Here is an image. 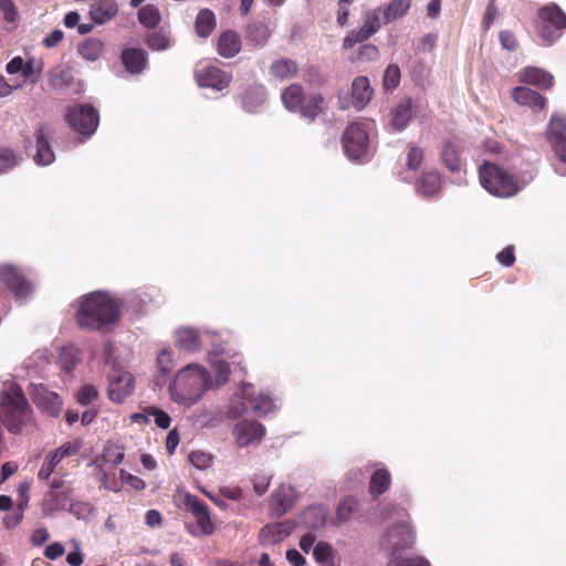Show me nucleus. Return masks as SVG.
Segmentation results:
<instances>
[{
  "label": "nucleus",
  "mask_w": 566,
  "mask_h": 566,
  "mask_svg": "<svg viewBox=\"0 0 566 566\" xmlns=\"http://www.w3.org/2000/svg\"><path fill=\"white\" fill-rule=\"evenodd\" d=\"M120 57L127 72L130 74H139L146 69L147 53L142 49H125Z\"/></svg>",
  "instance_id": "obj_26"
},
{
  "label": "nucleus",
  "mask_w": 566,
  "mask_h": 566,
  "mask_svg": "<svg viewBox=\"0 0 566 566\" xmlns=\"http://www.w3.org/2000/svg\"><path fill=\"white\" fill-rule=\"evenodd\" d=\"M98 398V390L93 385H84L76 394V402L83 407L90 406Z\"/></svg>",
  "instance_id": "obj_51"
},
{
  "label": "nucleus",
  "mask_w": 566,
  "mask_h": 566,
  "mask_svg": "<svg viewBox=\"0 0 566 566\" xmlns=\"http://www.w3.org/2000/svg\"><path fill=\"white\" fill-rule=\"evenodd\" d=\"M390 566H431V564L426 557L413 555L408 558L400 557L398 564H390Z\"/></svg>",
  "instance_id": "obj_60"
},
{
  "label": "nucleus",
  "mask_w": 566,
  "mask_h": 566,
  "mask_svg": "<svg viewBox=\"0 0 566 566\" xmlns=\"http://www.w3.org/2000/svg\"><path fill=\"white\" fill-rule=\"evenodd\" d=\"M360 512V501L355 496L344 497L336 507V524L347 523Z\"/></svg>",
  "instance_id": "obj_34"
},
{
  "label": "nucleus",
  "mask_w": 566,
  "mask_h": 566,
  "mask_svg": "<svg viewBox=\"0 0 566 566\" xmlns=\"http://www.w3.org/2000/svg\"><path fill=\"white\" fill-rule=\"evenodd\" d=\"M195 77L200 87L222 91L231 83L232 75L214 65H205L195 71Z\"/></svg>",
  "instance_id": "obj_14"
},
{
  "label": "nucleus",
  "mask_w": 566,
  "mask_h": 566,
  "mask_svg": "<svg viewBox=\"0 0 566 566\" xmlns=\"http://www.w3.org/2000/svg\"><path fill=\"white\" fill-rule=\"evenodd\" d=\"M21 157L11 148H0V174H6L20 165Z\"/></svg>",
  "instance_id": "obj_43"
},
{
  "label": "nucleus",
  "mask_w": 566,
  "mask_h": 566,
  "mask_svg": "<svg viewBox=\"0 0 566 566\" xmlns=\"http://www.w3.org/2000/svg\"><path fill=\"white\" fill-rule=\"evenodd\" d=\"M52 129L48 125H42L36 132V153L33 159L36 165L48 166L55 160L54 151L51 147Z\"/></svg>",
  "instance_id": "obj_22"
},
{
  "label": "nucleus",
  "mask_w": 566,
  "mask_h": 566,
  "mask_svg": "<svg viewBox=\"0 0 566 566\" xmlns=\"http://www.w3.org/2000/svg\"><path fill=\"white\" fill-rule=\"evenodd\" d=\"M217 49L218 53L224 59L237 55L241 50V42L238 34L233 31L223 32L218 39Z\"/></svg>",
  "instance_id": "obj_30"
},
{
  "label": "nucleus",
  "mask_w": 566,
  "mask_h": 566,
  "mask_svg": "<svg viewBox=\"0 0 566 566\" xmlns=\"http://www.w3.org/2000/svg\"><path fill=\"white\" fill-rule=\"evenodd\" d=\"M423 160V149L417 146L410 147L407 155V166L409 170H418Z\"/></svg>",
  "instance_id": "obj_53"
},
{
  "label": "nucleus",
  "mask_w": 566,
  "mask_h": 566,
  "mask_svg": "<svg viewBox=\"0 0 566 566\" xmlns=\"http://www.w3.org/2000/svg\"><path fill=\"white\" fill-rule=\"evenodd\" d=\"M500 43L503 49L514 51L517 48V42L511 31L504 30L499 34Z\"/></svg>",
  "instance_id": "obj_62"
},
{
  "label": "nucleus",
  "mask_w": 566,
  "mask_h": 566,
  "mask_svg": "<svg viewBox=\"0 0 566 566\" xmlns=\"http://www.w3.org/2000/svg\"><path fill=\"white\" fill-rule=\"evenodd\" d=\"M390 125L397 132H402L412 117V99L402 97L390 111Z\"/></svg>",
  "instance_id": "obj_24"
},
{
  "label": "nucleus",
  "mask_w": 566,
  "mask_h": 566,
  "mask_svg": "<svg viewBox=\"0 0 566 566\" xmlns=\"http://www.w3.org/2000/svg\"><path fill=\"white\" fill-rule=\"evenodd\" d=\"M253 396V385L250 382H243L241 387L230 398L227 417L229 419H238L248 411V402L251 405Z\"/></svg>",
  "instance_id": "obj_21"
},
{
  "label": "nucleus",
  "mask_w": 566,
  "mask_h": 566,
  "mask_svg": "<svg viewBox=\"0 0 566 566\" xmlns=\"http://www.w3.org/2000/svg\"><path fill=\"white\" fill-rule=\"evenodd\" d=\"M440 189L441 181L437 171L424 172L417 181V191L424 198H432Z\"/></svg>",
  "instance_id": "obj_32"
},
{
  "label": "nucleus",
  "mask_w": 566,
  "mask_h": 566,
  "mask_svg": "<svg viewBox=\"0 0 566 566\" xmlns=\"http://www.w3.org/2000/svg\"><path fill=\"white\" fill-rule=\"evenodd\" d=\"M217 332L207 328H195L192 326H179L174 331L176 347L186 354H196L212 342Z\"/></svg>",
  "instance_id": "obj_8"
},
{
  "label": "nucleus",
  "mask_w": 566,
  "mask_h": 566,
  "mask_svg": "<svg viewBox=\"0 0 566 566\" xmlns=\"http://www.w3.org/2000/svg\"><path fill=\"white\" fill-rule=\"evenodd\" d=\"M59 360L61 369L67 375H72L74 368L81 361V352L72 344L63 346L59 354Z\"/></svg>",
  "instance_id": "obj_35"
},
{
  "label": "nucleus",
  "mask_w": 566,
  "mask_h": 566,
  "mask_svg": "<svg viewBox=\"0 0 566 566\" xmlns=\"http://www.w3.org/2000/svg\"><path fill=\"white\" fill-rule=\"evenodd\" d=\"M103 459L105 462L117 465L124 460V452L119 447L111 446L104 450Z\"/></svg>",
  "instance_id": "obj_55"
},
{
  "label": "nucleus",
  "mask_w": 566,
  "mask_h": 566,
  "mask_svg": "<svg viewBox=\"0 0 566 566\" xmlns=\"http://www.w3.org/2000/svg\"><path fill=\"white\" fill-rule=\"evenodd\" d=\"M373 88L367 76H357L352 83L350 97L347 93L338 94L339 107L347 109L353 106L356 111H363L370 102Z\"/></svg>",
  "instance_id": "obj_12"
},
{
  "label": "nucleus",
  "mask_w": 566,
  "mask_h": 566,
  "mask_svg": "<svg viewBox=\"0 0 566 566\" xmlns=\"http://www.w3.org/2000/svg\"><path fill=\"white\" fill-rule=\"evenodd\" d=\"M546 134L553 151L560 163L566 165V119L559 115H553Z\"/></svg>",
  "instance_id": "obj_15"
},
{
  "label": "nucleus",
  "mask_w": 566,
  "mask_h": 566,
  "mask_svg": "<svg viewBox=\"0 0 566 566\" xmlns=\"http://www.w3.org/2000/svg\"><path fill=\"white\" fill-rule=\"evenodd\" d=\"M328 510L324 504L310 505L302 514V523L308 530H318L326 523Z\"/></svg>",
  "instance_id": "obj_27"
},
{
  "label": "nucleus",
  "mask_w": 566,
  "mask_h": 566,
  "mask_svg": "<svg viewBox=\"0 0 566 566\" xmlns=\"http://www.w3.org/2000/svg\"><path fill=\"white\" fill-rule=\"evenodd\" d=\"M270 34L271 31L264 22L254 23L249 28V36L258 45H263L268 41Z\"/></svg>",
  "instance_id": "obj_49"
},
{
  "label": "nucleus",
  "mask_w": 566,
  "mask_h": 566,
  "mask_svg": "<svg viewBox=\"0 0 566 566\" xmlns=\"http://www.w3.org/2000/svg\"><path fill=\"white\" fill-rule=\"evenodd\" d=\"M265 427L254 420H242L234 424L232 436L238 448L258 446L265 436Z\"/></svg>",
  "instance_id": "obj_13"
},
{
  "label": "nucleus",
  "mask_w": 566,
  "mask_h": 566,
  "mask_svg": "<svg viewBox=\"0 0 566 566\" xmlns=\"http://www.w3.org/2000/svg\"><path fill=\"white\" fill-rule=\"evenodd\" d=\"M313 556L323 566H334L332 562V547L326 542H318L314 546Z\"/></svg>",
  "instance_id": "obj_48"
},
{
  "label": "nucleus",
  "mask_w": 566,
  "mask_h": 566,
  "mask_svg": "<svg viewBox=\"0 0 566 566\" xmlns=\"http://www.w3.org/2000/svg\"><path fill=\"white\" fill-rule=\"evenodd\" d=\"M282 102L286 109L293 113H300L308 122H313L319 112L318 103L321 98H313L304 104L303 90L297 84H292L282 93Z\"/></svg>",
  "instance_id": "obj_10"
},
{
  "label": "nucleus",
  "mask_w": 566,
  "mask_h": 566,
  "mask_svg": "<svg viewBox=\"0 0 566 566\" xmlns=\"http://www.w3.org/2000/svg\"><path fill=\"white\" fill-rule=\"evenodd\" d=\"M381 14L380 8L367 10L363 15V25L375 34L381 28Z\"/></svg>",
  "instance_id": "obj_47"
},
{
  "label": "nucleus",
  "mask_w": 566,
  "mask_h": 566,
  "mask_svg": "<svg viewBox=\"0 0 566 566\" xmlns=\"http://www.w3.org/2000/svg\"><path fill=\"white\" fill-rule=\"evenodd\" d=\"M277 408L275 399L266 391H258L253 387L251 409L258 417L266 416Z\"/></svg>",
  "instance_id": "obj_29"
},
{
  "label": "nucleus",
  "mask_w": 566,
  "mask_h": 566,
  "mask_svg": "<svg viewBox=\"0 0 566 566\" xmlns=\"http://www.w3.org/2000/svg\"><path fill=\"white\" fill-rule=\"evenodd\" d=\"M416 542V532L408 521L395 523L386 528L379 538L380 551L386 554L390 564H398L402 553L411 548Z\"/></svg>",
  "instance_id": "obj_6"
},
{
  "label": "nucleus",
  "mask_w": 566,
  "mask_h": 566,
  "mask_svg": "<svg viewBox=\"0 0 566 566\" xmlns=\"http://www.w3.org/2000/svg\"><path fill=\"white\" fill-rule=\"evenodd\" d=\"M82 443L80 441H66L61 447L54 449L53 451L57 453L61 460L75 455L78 453Z\"/></svg>",
  "instance_id": "obj_54"
},
{
  "label": "nucleus",
  "mask_w": 566,
  "mask_h": 566,
  "mask_svg": "<svg viewBox=\"0 0 566 566\" xmlns=\"http://www.w3.org/2000/svg\"><path fill=\"white\" fill-rule=\"evenodd\" d=\"M196 32L201 38H207L216 28L214 13L209 9H202L198 12L195 22Z\"/></svg>",
  "instance_id": "obj_39"
},
{
  "label": "nucleus",
  "mask_w": 566,
  "mask_h": 566,
  "mask_svg": "<svg viewBox=\"0 0 566 566\" xmlns=\"http://www.w3.org/2000/svg\"><path fill=\"white\" fill-rule=\"evenodd\" d=\"M103 360L105 365L109 366L115 373H118L116 370L117 358L115 356V348L111 343L105 344L103 347Z\"/></svg>",
  "instance_id": "obj_61"
},
{
  "label": "nucleus",
  "mask_w": 566,
  "mask_h": 566,
  "mask_svg": "<svg viewBox=\"0 0 566 566\" xmlns=\"http://www.w3.org/2000/svg\"><path fill=\"white\" fill-rule=\"evenodd\" d=\"M400 69L396 64H390L384 74V87L387 91L395 90L400 83Z\"/></svg>",
  "instance_id": "obj_52"
},
{
  "label": "nucleus",
  "mask_w": 566,
  "mask_h": 566,
  "mask_svg": "<svg viewBox=\"0 0 566 566\" xmlns=\"http://www.w3.org/2000/svg\"><path fill=\"white\" fill-rule=\"evenodd\" d=\"M379 56V50L374 44H364L359 48V57L363 61H375Z\"/></svg>",
  "instance_id": "obj_63"
},
{
  "label": "nucleus",
  "mask_w": 566,
  "mask_h": 566,
  "mask_svg": "<svg viewBox=\"0 0 566 566\" xmlns=\"http://www.w3.org/2000/svg\"><path fill=\"white\" fill-rule=\"evenodd\" d=\"M61 461L62 460L59 458L56 452H54L53 450L50 451L46 454V457L38 472V478L43 481L49 480L51 474L54 472L55 468L57 467V464Z\"/></svg>",
  "instance_id": "obj_44"
},
{
  "label": "nucleus",
  "mask_w": 566,
  "mask_h": 566,
  "mask_svg": "<svg viewBox=\"0 0 566 566\" xmlns=\"http://www.w3.org/2000/svg\"><path fill=\"white\" fill-rule=\"evenodd\" d=\"M440 157L449 171L453 174L464 171L465 161L463 158V146L460 139L449 138L444 140L440 150Z\"/></svg>",
  "instance_id": "obj_17"
},
{
  "label": "nucleus",
  "mask_w": 566,
  "mask_h": 566,
  "mask_svg": "<svg viewBox=\"0 0 566 566\" xmlns=\"http://www.w3.org/2000/svg\"><path fill=\"white\" fill-rule=\"evenodd\" d=\"M148 416L153 417L154 422L156 423V426L161 428V429H168L170 423H171L170 416L167 412H165V411H163L160 409L151 408L148 411Z\"/></svg>",
  "instance_id": "obj_56"
},
{
  "label": "nucleus",
  "mask_w": 566,
  "mask_h": 566,
  "mask_svg": "<svg viewBox=\"0 0 566 566\" xmlns=\"http://www.w3.org/2000/svg\"><path fill=\"white\" fill-rule=\"evenodd\" d=\"M146 43L154 51H165L170 46L169 33L164 29L154 31L147 35Z\"/></svg>",
  "instance_id": "obj_42"
},
{
  "label": "nucleus",
  "mask_w": 566,
  "mask_h": 566,
  "mask_svg": "<svg viewBox=\"0 0 566 566\" xmlns=\"http://www.w3.org/2000/svg\"><path fill=\"white\" fill-rule=\"evenodd\" d=\"M42 72V62L38 61L34 57H31L24 61V66L22 69V75L24 78H30L34 74L40 75Z\"/></svg>",
  "instance_id": "obj_57"
},
{
  "label": "nucleus",
  "mask_w": 566,
  "mask_h": 566,
  "mask_svg": "<svg viewBox=\"0 0 566 566\" xmlns=\"http://www.w3.org/2000/svg\"><path fill=\"white\" fill-rule=\"evenodd\" d=\"M186 509L196 517L198 531H192L193 535H210L214 531L207 504L196 495H187L185 500Z\"/></svg>",
  "instance_id": "obj_16"
},
{
  "label": "nucleus",
  "mask_w": 566,
  "mask_h": 566,
  "mask_svg": "<svg viewBox=\"0 0 566 566\" xmlns=\"http://www.w3.org/2000/svg\"><path fill=\"white\" fill-rule=\"evenodd\" d=\"M0 417L9 432L18 434L34 421L32 409L22 388L17 384L6 386L0 397Z\"/></svg>",
  "instance_id": "obj_4"
},
{
  "label": "nucleus",
  "mask_w": 566,
  "mask_h": 566,
  "mask_svg": "<svg viewBox=\"0 0 566 566\" xmlns=\"http://www.w3.org/2000/svg\"><path fill=\"white\" fill-rule=\"evenodd\" d=\"M64 553V546L59 542H54L45 547L43 555L48 559L55 560L56 558L63 556Z\"/></svg>",
  "instance_id": "obj_64"
},
{
  "label": "nucleus",
  "mask_w": 566,
  "mask_h": 566,
  "mask_svg": "<svg viewBox=\"0 0 566 566\" xmlns=\"http://www.w3.org/2000/svg\"><path fill=\"white\" fill-rule=\"evenodd\" d=\"M138 21L147 29H155L161 21V14L157 6L146 4L138 11Z\"/></svg>",
  "instance_id": "obj_40"
},
{
  "label": "nucleus",
  "mask_w": 566,
  "mask_h": 566,
  "mask_svg": "<svg viewBox=\"0 0 566 566\" xmlns=\"http://www.w3.org/2000/svg\"><path fill=\"white\" fill-rule=\"evenodd\" d=\"M521 81L532 84L542 90H548L553 86V75L542 69L526 67L521 73Z\"/></svg>",
  "instance_id": "obj_28"
},
{
  "label": "nucleus",
  "mask_w": 566,
  "mask_h": 566,
  "mask_svg": "<svg viewBox=\"0 0 566 566\" xmlns=\"http://www.w3.org/2000/svg\"><path fill=\"white\" fill-rule=\"evenodd\" d=\"M122 304L107 292L94 291L80 298L76 321L82 328L99 331L114 324L120 313Z\"/></svg>",
  "instance_id": "obj_1"
},
{
  "label": "nucleus",
  "mask_w": 566,
  "mask_h": 566,
  "mask_svg": "<svg viewBox=\"0 0 566 566\" xmlns=\"http://www.w3.org/2000/svg\"><path fill=\"white\" fill-rule=\"evenodd\" d=\"M512 96L516 103L530 106L534 109L541 111L545 105V98L539 93L528 87L521 86L514 88Z\"/></svg>",
  "instance_id": "obj_33"
},
{
  "label": "nucleus",
  "mask_w": 566,
  "mask_h": 566,
  "mask_svg": "<svg viewBox=\"0 0 566 566\" xmlns=\"http://www.w3.org/2000/svg\"><path fill=\"white\" fill-rule=\"evenodd\" d=\"M118 12L116 2L94 6L90 9V18L96 24H104L112 20Z\"/></svg>",
  "instance_id": "obj_37"
},
{
  "label": "nucleus",
  "mask_w": 566,
  "mask_h": 566,
  "mask_svg": "<svg viewBox=\"0 0 566 566\" xmlns=\"http://www.w3.org/2000/svg\"><path fill=\"white\" fill-rule=\"evenodd\" d=\"M175 366L174 353L169 348H163L157 355L158 371L166 377Z\"/></svg>",
  "instance_id": "obj_46"
},
{
  "label": "nucleus",
  "mask_w": 566,
  "mask_h": 566,
  "mask_svg": "<svg viewBox=\"0 0 566 566\" xmlns=\"http://www.w3.org/2000/svg\"><path fill=\"white\" fill-rule=\"evenodd\" d=\"M391 484L390 472L386 468H378L370 476L368 491L376 499L386 493Z\"/></svg>",
  "instance_id": "obj_31"
},
{
  "label": "nucleus",
  "mask_w": 566,
  "mask_h": 566,
  "mask_svg": "<svg viewBox=\"0 0 566 566\" xmlns=\"http://www.w3.org/2000/svg\"><path fill=\"white\" fill-rule=\"evenodd\" d=\"M0 282L13 294L20 302L29 301L34 293V285L29 281L19 268L11 263L0 264Z\"/></svg>",
  "instance_id": "obj_9"
},
{
  "label": "nucleus",
  "mask_w": 566,
  "mask_h": 566,
  "mask_svg": "<svg viewBox=\"0 0 566 566\" xmlns=\"http://www.w3.org/2000/svg\"><path fill=\"white\" fill-rule=\"evenodd\" d=\"M104 44L96 38H87L77 46L78 54L86 61L95 62L103 52Z\"/></svg>",
  "instance_id": "obj_36"
},
{
  "label": "nucleus",
  "mask_w": 566,
  "mask_h": 566,
  "mask_svg": "<svg viewBox=\"0 0 566 566\" xmlns=\"http://www.w3.org/2000/svg\"><path fill=\"white\" fill-rule=\"evenodd\" d=\"M411 7V0H394L381 10L384 23L388 24L407 14Z\"/></svg>",
  "instance_id": "obj_38"
},
{
  "label": "nucleus",
  "mask_w": 566,
  "mask_h": 566,
  "mask_svg": "<svg viewBox=\"0 0 566 566\" xmlns=\"http://www.w3.org/2000/svg\"><path fill=\"white\" fill-rule=\"evenodd\" d=\"M0 12L7 22H14L17 19V10L11 0H0Z\"/></svg>",
  "instance_id": "obj_59"
},
{
  "label": "nucleus",
  "mask_w": 566,
  "mask_h": 566,
  "mask_svg": "<svg viewBox=\"0 0 566 566\" xmlns=\"http://www.w3.org/2000/svg\"><path fill=\"white\" fill-rule=\"evenodd\" d=\"M66 119L72 128L82 136H91L97 128L99 116L91 105H76L69 109Z\"/></svg>",
  "instance_id": "obj_11"
},
{
  "label": "nucleus",
  "mask_w": 566,
  "mask_h": 566,
  "mask_svg": "<svg viewBox=\"0 0 566 566\" xmlns=\"http://www.w3.org/2000/svg\"><path fill=\"white\" fill-rule=\"evenodd\" d=\"M109 377L108 398L117 403L129 397L135 388V378L129 371H118Z\"/></svg>",
  "instance_id": "obj_19"
},
{
  "label": "nucleus",
  "mask_w": 566,
  "mask_h": 566,
  "mask_svg": "<svg viewBox=\"0 0 566 566\" xmlns=\"http://www.w3.org/2000/svg\"><path fill=\"white\" fill-rule=\"evenodd\" d=\"M297 63L291 59H282L272 63L270 73L277 78H287L296 74Z\"/></svg>",
  "instance_id": "obj_41"
},
{
  "label": "nucleus",
  "mask_w": 566,
  "mask_h": 566,
  "mask_svg": "<svg viewBox=\"0 0 566 566\" xmlns=\"http://www.w3.org/2000/svg\"><path fill=\"white\" fill-rule=\"evenodd\" d=\"M293 531L290 522H279L264 525L259 532V543L262 546H273L286 538Z\"/></svg>",
  "instance_id": "obj_23"
},
{
  "label": "nucleus",
  "mask_w": 566,
  "mask_h": 566,
  "mask_svg": "<svg viewBox=\"0 0 566 566\" xmlns=\"http://www.w3.org/2000/svg\"><path fill=\"white\" fill-rule=\"evenodd\" d=\"M208 361L211 367V371L207 369V378L210 390L218 389L224 386L230 378L231 368L230 364L223 358V356H219V354L213 349L208 353Z\"/></svg>",
  "instance_id": "obj_18"
},
{
  "label": "nucleus",
  "mask_w": 566,
  "mask_h": 566,
  "mask_svg": "<svg viewBox=\"0 0 566 566\" xmlns=\"http://www.w3.org/2000/svg\"><path fill=\"white\" fill-rule=\"evenodd\" d=\"M207 368L197 363L181 367L168 386L170 399L182 407L190 408L198 403L205 392L209 391Z\"/></svg>",
  "instance_id": "obj_2"
},
{
  "label": "nucleus",
  "mask_w": 566,
  "mask_h": 566,
  "mask_svg": "<svg viewBox=\"0 0 566 566\" xmlns=\"http://www.w3.org/2000/svg\"><path fill=\"white\" fill-rule=\"evenodd\" d=\"M266 101L265 87L261 84L249 86L241 96V104L245 112L256 113Z\"/></svg>",
  "instance_id": "obj_25"
},
{
  "label": "nucleus",
  "mask_w": 566,
  "mask_h": 566,
  "mask_svg": "<svg viewBox=\"0 0 566 566\" xmlns=\"http://www.w3.org/2000/svg\"><path fill=\"white\" fill-rule=\"evenodd\" d=\"M95 507L90 502L76 501L70 505L69 512L77 520L88 521L95 515Z\"/></svg>",
  "instance_id": "obj_45"
},
{
  "label": "nucleus",
  "mask_w": 566,
  "mask_h": 566,
  "mask_svg": "<svg viewBox=\"0 0 566 566\" xmlns=\"http://www.w3.org/2000/svg\"><path fill=\"white\" fill-rule=\"evenodd\" d=\"M252 484L254 492L258 495H262L268 491V488L270 485V476L265 473L254 474V476L252 478Z\"/></svg>",
  "instance_id": "obj_58"
},
{
  "label": "nucleus",
  "mask_w": 566,
  "mask_h": 566,
  "mask_svg": "<svg viewBox=\"0 0 566 566\" xmlns=\"http://www.w3.org/2000/svg\"><path fill=\"white\" fill-rule=\"evenodd\" d=\"M33 401L36 407L50 417L57 418L62 411L63 400L54 391L40 386L33 391Z\"/></svg>",
  "instance_id": "obj_20"
},
{
  "label": "nucleus",
  "mask_w": 566,
  "mask_h": 566,
  "mask_svg": "<svg viewBox=\"0 0 566 566\" xmlns=\"http://www.w3.org/2000/svg\"><path fill=\"white\" fill-rule=\"evenodd\" d=\"M188 460L196 469L206 470L212 465L213 457L208 452L196 450L189 453Z\"/></svg>",
  "instance_id": "obj_50"
},
{
  "label": "nucleus",
  "mask_w": 566,
  "mask_h": 566,
  "mask_svg": "<svg viewBox=\"0 0 566 566\" xmlns=\"http://www.w3.org/2000/svg\"><path fill=\"white\" fill-rule=\"evenodd\" d=\"M374 122H355L343 134L342 144L347 158L352 161L366 163L373 156L370 132Z\"/></svg>",
  "instance_id": "obj_5"
},
{
  "label": "nucleus",
  "mask_w": 566,
  "mask_h": 566,
  "mask_svg": "<svg viewBox=\"0 0 566 566\" xmlns=\"http://www.w3.org/2000/svg\"><path fill=\"white\" fill-rule=\"evenodd\" d=\"M566 28V14L555 3L539 9L536 22V34L545 45H552L562 36Z\"/></svg>",
  "instance_id": "obj_7"
},
{
  "label": "nucleus",
  "mask_w": 566,
  "mask_h": 566,
  "mask_svg": "<svg viewBox=\"0 0 566 566\" xmlns=\"http://www.w3.org/2000/svg\"><path fill=\"white\" fill-rule=\"evenodd\" d=\"M533 169L525 171L516 179L499 165L484 160L479 167L481 186L492 196L509 198L520 192L534 179Z\"/></svg>",
  "instance_id": "obj_3"
}]
</instances>
